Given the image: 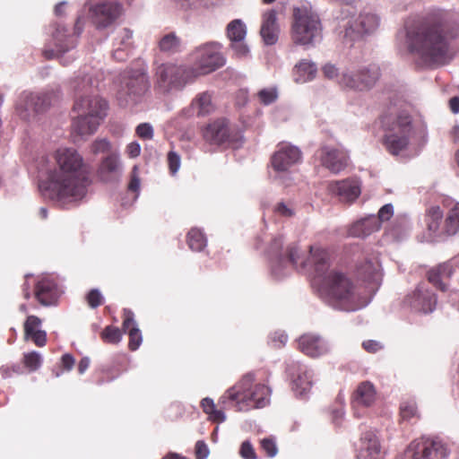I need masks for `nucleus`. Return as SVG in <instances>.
Here are the masks:
<instances>
[{
	"mask_svg": "<svg viewBox=\"0 0 459 459\" xmlns=\"http://www.w3.org/2000/svg\"><path fill=\"white\" fill-rule=\"evenodd\" d=\"M23 362L30 371H35L41 366L42 359L39 352L31 351L24 354Z\"/></svg>",
	"mask_w": 459,
	"mask_h": 459,
	"instance_id": "obj_46",
	"label": "nucleus"
},
{
	"mask_svg": "<svg viewBox=\"0 0 459 459\" xmlns=\"http://www.w3.org/2000/svg\"><path fill=\"white\" fill-rule=\"evenodd\" d=\"M204 139L212 144L222 145L233 140L229 121L221 118L209 124L204 131Z\"/></svg>",
	"mask_w": 459,
	"mask_h": 459,
	"instance_id": "obj_25",
	"label": "nucleus"
},
{
	"mask_svg": "<svg viewBox=\"0 0 459 459\" xmlns=\"http://www.w3.org/2000/svg\"><path fill=\"white\" fill-rule=\"evenodd\" d=\"M454 271L455 261L452 259L429 270L428 273V280L440 290L446 291L447 290V286L445 281L453 275Z\"/></svg>",
	"mask_w": 459,
	"mask_h": 459,
	"instance_id": "obj_33",
	"label": "nucleus"
},
{
	"mask_svg": "<svg viewBox=\"0 0 459 459\" xmlns=\"http://www.w3.org/2000/svg\"><path fill=\"white\" fill-rule=\"evenodd\" d=\"M180 39L173 32L164 35L159 41V48L161 52L173 54L179 50Z\"/></svg>",
	"mask_w": 459,
	"mask_h": 459,
	"instance_id": "obj_42",
	"label": "nucleus"
},
{
	"mask_svg": "<svg viewBox=\"0 0 459 459\" xmlns=\"http://www.w3.org/2000/svg\"><path fill=\"white\" fill-rule=\"evenodd\" d=\"M56 166L48 157L40 156L36 168L46 179L39 181L41 195L57 206L66 208L82 200L88 192L91 179L82 157L74 148H60L55 153Z\"/></svg>",
	"mask_w": 459,
	"mask_h": 459,
	"instance_id": "obj_2",
	"label": "nucleus"
},
{
	"mask_svg": "<svg viewBox=\"0 0 459 459\" xmlns=\"http://www.w3.org/2000/svg\"><path fill=\"white\" fill-rule=\"evenodd\" d=\"M299 348L306 355L316 358L329 352L330 345L322 337L307 333L299 339Z\"/></svg>",
	"mask_w": 459,
	"mask_h": 459,
	"instance_id": "obj_27",
	"label": "nucleus"
},
{
	"mask_svg": "<svg viewBox=\"0 0 459 459\" xmlns=\"http://www.w3.org/2000/svg\"><path fill=\"white\" fill-rule=\"evenodd\" d=\"M322 23L310 4L303 3L293 8L291 39L307 48L315 47L322 39Z\"/></svg>",
	"mask_w": 459,
	"mask_h": 459,
	"instance_id": "obj_6",
	"label": "nucleus"
},
{
	"mask_svg": "<svg viewBox=\"0 0 459 459\" xmlns=\"http://www.w3.org/2000/svg\"><path fill=\"white\" fill-rule=\"evenodd\" d=\"M177 7L182 10L197 9L201 5L202 0H169Z\"/></svg>",
	"mask_w": 459,
	"mask_h": 459,
	"instance_id": "obj_54",
	"label": "nucleus"
},
{
	"mask_svg": "<svg viewBox=\"0 0 459 459\" xmlns=\"http://www.w3.org/2000/svg\"><path fill=\"white\" fill-rule=\"evenodd\" d=\"M201 407L209 415L215 409V404L212 398L206 397L201 401Z\"/></svg>",
	"mask_w": 459,
	"mask_h": 459,
	"instance_id": "obj_63",
	"label": "nucleus"
},
{
	"mask_svg": "<svg viewBox=\"0 0 459 459\" xmlns=\"http://www.w3.org/2000/svg\"><path fill=\"white\" fill-rule=\"evenodd\" d=\"M101 338L106 342L117 344L122 340V332L118 327L108 325L102 331Z\"/></svg>",
	"mask_w": 459,
	"mask_h": 459,
	"instance_id": "obj_45",
	"label": "nucleus"
},
{
	"mask_svg": "<svg viewBox=\"0 0 459 459\" xmlns=\"http://www.w3.org/2000/svg\"><path fill=\"white\" fill-rule=\"evenodd\" d=\"M271 273L276 280H281L290 273V266L301 268L307 264L314 267L317 295L327 306L335 310L354 312L367 307L370 298L361 290L345 274L328 271L330 255L321 247H310L309 256L304 260L299 247L291 244L283 249V238H274L269 247Z\"/></svg>",
	"mask_w": 459,
	"mask_h": 459,
	"instance_id": "obj_1",
	"label": "nucleus"
},
{
	"mask_svg": "<svg viewBox=\"0 0 459 459\" xmlns=\"http://www.w3.org/2000/svg\"><path fill=\"white\" fill-rule=\"evenodd\" d=\"M209 418L212 421L224 422L226 420V415L222 410H217L216 408L209 414Z\"/></svg>",
	"mask_w": 459,
	"mask_h": 459,
	"instance_id": "obj_64",
	"label": "nucleus"
},
{
	"mask_svg": "<svg viewBox=\"0 0 459 459\" xmlns=\"http://www.w3.org/2000/svg\"><path fill=\"white\" fill-rule=\"evenodd\" d=\"M196 78L193 66L173 63H162L157 65L154 73V89L159 93L169 94L181 91Z\"/></svg>",
	"mask_w": 459,
	"mask_h": 459,
	"instance_id": "obj_8",
	"label": "nucleus"
},
{
	"mask_svg": "<svg viewBox=\"0 0 459 459\" xmlns=\"http://www.w3.org/2000/svg\"><path fill=\"white\" fill-rule=\"evenodd\" d=\"M357 274L362 281L372 283L374 285L372 290L379 286L382 281V273L377 256H366L362 262L357 264Z\"/></svg>",
	"mask_w": 459,
	"mask_h": 459,
	"instance_id": "obj_26",
	"label": "nucleus"
},
{
	"mask_svg": "<svg viewBox=\"0 0 459 459\" xmlns=\"http://www.w3.org/2000/svg\"><path fill=\"white\" fill-rule=\"evenodd\" d=\"M286 370L291 377L295 394L300 398L305 397L312 387L313 371L299 361L289 363Z\"/></svg>",
	"mask_w": 459,
	"mask_h": 459,
	"instance_id": "obj_18",
	"label": "nucleus"
},
{
	"mask_svg": "<svg viewBox=\"0 0 459 459\" xmlns=\"http://www.w3.org/2000/svg\"><path fill=\"white\" fill-rule=\"evenodd\" d=\"M74 358L71 354L65 353L62 356L61 363L65 369L71 370L74 366Z\"/></svg>",
	"mask_w": 459,
	"mask_h": 459,
	"instance_id": "obj_62",
	"label": "nucleus"
},
{
	"mask_svg": "<svg viewBox=\"0 0 459 459\" xmlns=\"http://www.w3.org/2000/svg\"><path fill=\"white\" fill-rule=\"evenodd\" d=\"M221 49V45L215 41L203 44L195 49L192 56L195 65L193 68L196 73V78L224 65L225 58Z\"/></svg>",
	"mask_w": 459,
	"mask_h": 459,
	"instance_id": "obj_12",
	"label": "nucleus"
},
{
	"mask_svg": "<svg viewBox=\"0 0 459 459\" xmlns=\"http://www.w3.org/2000/svg\"><path fill=\"white\" fill-rule=\"evenodd\" d=\"M257 97L264 105H270L277 100L278 91L276 88H265L258 91Z\"/></svg>",
	"mask_w": 459,
	"mask_h": 459,
	"instance_id": "obj_49",
	"label": "nucleus"
},
{
	"mask_svg": "<svg viewBox=\"0 0 459 459\" xmlns=\"http://www.w3.org/2000/svg\"><path fill=\"white\" fill-rule=\"evenodd\" d=\"M411 138L397 136L394 134L383 135V144L385 150L394 156H398L407 150Z\"/></svg>",
	"mask_w": 459,
	"mask_h": 459,
	"instance_id": "obj_39",
	"label": "nucleus"
},
{
	"mask_svg": "<svg viewBox=\"0 0 459 459\" xmlns=\"http://www.w3.org/2000/svg\"><path fill=\"white\" fill-rule=\"evenodd\" d=\"M112 57L118 61H126L133 50V31L127 28L114 30Z\"/></svg>",
	"mask_w": 459,
	"mask_h": 459,
	"instance_id": "obj_24",
	"label": "nucleus"
},
{
	"mask_svg": "<svg viewBox=\"0 0 459 459\" xmlns=\"http://www.w3.org/2000/svg\"><path fill=\"white\" fill-rule=\"evenodd\" d=\"M255 375L246 374L234 386L229 388L219 399V403L224 407L229 403L236 402L238 411L247 410L250 407L263 408L269 403L271 389L262 384L253 386Z\"/></svg>",
	"mask_w": 459,
	"mask_h": 459,
	"instance_id": "obj_5",
	"label": "nucleus"
},
{
	"mask_svg": "<svg viewBox=\"0 0 459 459\" xmlns=\"http://www.w3.org/2000/svg\"><path fill=\"white\" fill-rule=\"evenodd\" d=\"M149 88V77L143 69L125 71L121 74V84L117 92L118 100L123 105L137 103Z\"/></svg>",
	"mask_w": 459,
	"mask_h": 459,
	"instance_id": "obj_11",
	"label": "nucleus"
},
{
	"mask_svg": "<svg viewBox=\"0 0 459 459\" xmlns=\"http://www.w3.org/2000/svg\"><path fill=\"white\" fill-rule=\"evenodd\" d=\"M124 316L122 326L124 332L129 335L128 347L131 351H136L143 342L142 333L134 320V315L130 309L125 308Z\"/></svg>",
	"mask_w": 459,
	"mask_h": 459,
	"instance_id": "obj_34",
	"label": "nucleus"
},
{
	"mask_svg": "<svg viewBox=\"0 0 459 459\" xmlns=\"http://www.w3.org/2000/svg\"><path fill=\"white\" fill-rule=\"evenodd\" d=\"M379 220L375 218V214H370L352 223L348 230V235L353 238H364L379 230Z\"/></svg>",
	"mask_w": 459,
	"mask_h": 459,
	"instance_id": "obj_32",
	"label": "nucleus"
},
{
	"mask_svg": "<svg viewBox=\"0 0 459 459\" xmlns=\"http://www.w3.org/2000/svg\"><path fill=\"white\" fill-rule=\"evenodd\" d=\"M359 79H347L350 90L354 91H367L372 89L380 77V68L376 64L357 65Z\"/></svg>",
	"mask_w": 459,
	"mask_h": 459,
	"instance_id": "obj_22",
	"label": "nucleus"
},
{
	"mask_svg": "<svg viewBox=\"0 0 459 459\" xmlns=\"http://www.w3.org/2000/svg\"><path fill=\"white\" fill-rule=\"evenodd\" d=\"M137 135L144 140H151L153 137V128L149 123H142L136 127Z\"/></svg>",
	"mask_w": 459,
	"mask_h": 459,
	"instance_id": "obj_52",
	"label": "nucleus"
},
{
	"mask_svg": "<svg viewBox=\"0 0 459 459\" xmlns=\"http://www.w3.org/2000/svg\"><path fill=\"white\" fill-rule=\"evenodd\" d=\"M381 453L379 439L373 431H367L361 437L358 459H377Z\"/></svg>",
	"mask_w": 459,
	"mask_h": 459,
	"instance_id": "obj_35",
	"label": "nucleus"
},
{
	"mask_svg": "<svg viewBox=\"0 0 459 459\" xmlns=\"http://www.w3.org/2000/svg\"><path fill=\"white\" fill-rule=\"evenodd\" d=\"M400 415L403 421H411L412 419H417L418 408L414 400L403 401L400 405Z\"/></svg>",
	"mask_w": 459,
	"mask_h": 459,
	"instance_id": "obj_43",
	"label": "nucleus"
},
{
	"mask_svg": "<svg viewBox=\"0 0 459 459\" xmlns=\"http://www.w3.org/2000/svg\"><path fill=\"white\" fill-rule=\"evenodd\" d=\"M209 448L203 440H198L195 444L196 459H206L209 455Z\"/></svg>",
	"mask_w": 459,
	"mask_h": 459,
	"instance_id": "obj_59",
	"label": "nucleus"
},
{
	"mask_svg": "<svg viewBox=\"0 0 459 459\" xmlns=\"http://www.w3.org/2000/svg\"><path fill=\"white\" fill-rule=\"evenodd\" d=\"M41 325V320L36 316H29L24 323V333L26 338H31L39 347H43L47 342L45 331L38 329Z\"/></svg>",
	"mask_w": 459,
	"mask_h": 459,
	"instance_id": "obj_36",
	"label": "nucleus"
},
{
	"mask_svg": "<svg viewBox=\"0 0 459 459\" xmlns=\"http://www.w3.org/2000/svg\"><path fill=\"white\" fill-rule=\"evenodd\" d=\"M376 399V390L370 382L360 383L352 396L354 409L358 406L368 407Z\"/></svg>",
	"mask_w": 459,
	"mask_h": 459,
	"instance_id": "obj_37",
	"label": "nucleus"
},
{
	"mask_svg": "<svg viewBox=\"0 0 459 459\" xmlns=\"http://www.w3.org/2000/svg\"><path fill=\"white\" fill-rule=\"evenodd\" d=\"M261 446L269 457H274L277 455L278 448L273 439L264 438L261 441Z\"/></svg>",
	"mask_w": 459,
	"mask_h": 459,
	"instance_id": "obj_53",
	"label": "nucleus"
},
{
	"mask_svg": "<svg viewBox=\"0 0 459 459\" xmlns=\"http://www.w3.org/2000/svg\"><path fill=\"white\" fill-rule=\"evenodd\" d=\"M50 94L23 91L20 94L15 111L17 116L25 122H34L38 116L45 112L50 106Z\"/></svg>",
	"mask_w": 459,
	"mask_h": 459,
	"instance_id": "obj_13",
	"label": "nucleus"
},
{
	"mask_svg": "<svg viewBox=\"0 0 459 459\" xmlns=\"http://www.w3.org/2000/svg\"><path fill=\"white\" fill-rule=\"evenodd\" d=\"M321 164L333 173H339L348 165L349 156L341 148L325 145L318 151Z\"/></svg>",
	"mask_w": 459,
	"mask_h": 459,
	"instance_id": "obj_23",
	"label": "nucleus"
},
{
	"mask_svg": "<svg viewBox=\"0 0 459 459\" xmlns=\"http://www.w3.org/2000/svg\"><path fill=\"white\" fill-rule=\"evenodd\" d=\"M83 18L79 16L74 23V31L71 33L63 24L55 23L52 31V41L55 48L46 49L44 51L45 57L48 59L59 58L62 65H68L74 60V57L65 56V54L75 48L77 38L83 30Z\"/></svg>",
	"mask_w": 459,
	"mask_h": 459,
	"instance_id": "obj_9",
	"label": "nucleus"
},
{
	"mask_svg": "<svg viewBox=\"0 0 459 459\" xmlns=\"http://www.w3.org/2000/svg\"><path fill=\"white\" fill-rule=\"evenodd\" d=\"M273 212L276 215L291 218L296 214L294 205L291 203L279 202L273 208Z\"/></svg>",
	"mask_w": 459,
	"mask_h": 459,
	"instance_id": "obj_47",
	"label": "nucleus"
},
{
	"mask_svg": "<svg viewBox=\"0 0 459 459\" xmlns=\"http://www.w3.org/2000/svg\"><path fill=\"white\" fill-rule=\"evenodd\" d=\"M457 35V25L442 16L424 22L407 20L396 34V47L400 52L417 55L427 64H442Z\"/></svg>",
	"mask_w": 459,
	"mask_h": 459,
	"instance_id": "obj_3",
	"label": "nucleus"
},
{
	"mask_svg": "<svg viewBox=\"0 0 459 459\" xmlns=\"http://www.w3.org/2000/svg\"><path fill=\"white\" fill-rule=\"evenodd\" d=\"M123 166L119 157L116 154L107 156L99 169V177L104 182L118 180L122 175Z\"/></svg>",
	"mask_w": 459,
	"mask_h": 459,
	"instance_id": "obj_31",
	"label": "nucleus"
},
{
	"mask_svg": "<svg viewBox=\"0 0 459 459\" xmlns=\"http://www.w3.org/2000/svg\"><path fill=\"white\" fill-rule=\"evenodd\" d=\"M404 304L419 313H432L437 306V297L427 283H420L416 289L404 299Z\"/></svg>",
	"mask_w": 459,
	"mask_h": 459,
	"instance_id": "obj_16",
	"label": "nucleus"
},
{
	"mask_svg": "<svg viewBox=\"0 0 459 459\" xmlns=\"http://www.w3.org/2000/svg\"><path fill=\"white\" fill-rule=\"evenodd\" d=\"M128 190L139 193L140 191V178L138 175V168L134 166L131 172V179L128 184Z\"/></svg>",
	"mask_w": 459,
	"mask_h": 459,
	"instance_id": "obj_58",
	"label": "nucleus"
},
{
	"mask_svg": "<svg viewBox=\"0 0 459 459\" xmlns=\"http://www.w3.org/2000/svg\"><path fill=\"white\" fill-rule=\"evenodd\" d=\"M443 204L448 210L445 220L443 211L437 205L430 206L426 212L427 229L433 238H444L459 232V203L445 199Z\"/></svg>",
	"mask_w": 459,
	"mask_h": 459,
	"instance_id": "obj_7",
	"label": "nucleus"
},
{
	"mask_svg": "<svg viewBox=\"0 0 459 459\" xmlns=\"http://www.w3.org/2000/svg\"><path fill=\"white\" fill-rule=\"evenodd\" d=\"M63 292L56 280L50 275H46L37 282L35 297L42 306H56Z\"/></svg>",
	"mask_w": 459,
	"mask_h": 459,
	"instance_id": "obj_20",
	"label": "nucleus"
},
{
	"mask_svg": "<svg viewBox=\"0 0 459 459\" xmlns=\"http://www.w3.org/2000/svg\"><path fill=\"white\" fill-rule=\"evenodd\" d=\"M121 11V4L113 1L101 2L89 8L91 22L99 30L110 26L118 18Z\"/></svg>",
	"mask_w": 459,
	"mask_h": 459,
	"instance_id": "obj_17",
	"label": "nucleus"
},
{
	"mask_svg": "<svg viewBox=\"0 0 459 459\" xmlns=\"http://www.w3.org/2000/svg\"><path fill=\"white\" fill-rule=\"evenodd\" d=\"M89 306L96 308L102 304L103 296L98 289H92L86 296Z\"/></svg>",
	"mask_w": 459,
	"mask_h": 459,
	"instance_id": "obj_51",
	"label": "nucleus"
},
{
	"mask_svg": "<svg viewBox=\"0 0 459 459\" xmlns=\"http://www.w3.org/2000/svg\"><path fill=\"white\" fill-rule=\"evenodd\" d=\"M168 161L171 174L175 175L180 168L179 155L175 152H169L168 154Z\"/></svg>",
	"mask_w": 459,
	"mask_h": 459,
	"instance_id": "obj_57",
	"label": "nucleus"
},
{
	"mask_svg": "<svg viewBox=\"0 0 459 459\" xmlns=\"http://www.w3.org/2000/svg\"><path fill=\"white\" fill-rule=\"evenodd\" d=\"M316 65L310 60L303 59L294 66V81L297 83L310 82L316 78Z\"/></svg>",
	"mask_w": 459,
	"mask_h": 459,
	"instance_id": "obj_38",
	"label": "nucleus"
},
{
	"mask_svg": "<svg viewBox=\"0 0 459 459\" xmlns=\"http://www.w3.org/2000/svg\"><path fill=\"white\" fill-rule=\"evenodd\" d=\"M322 73L326 79L334 81L339 85L342 72H340V69L334 64H325L322 66Z\"/></svg>",
	"mask_w": 459,
	"mask_h": 459,
	"instance_id": "obj_48",
	"label": "nucleus"
},
{
	"mask_svg": "<svg viewBox=\"0 0 459 459\" xmlns=\"http://www.w3.org/2000/svg\"><path fill=\"white\" fill-rule=\"evenodd\" d=\"M109 147H110L109 142L106 138H103V139L96 140L91 144V149L94 154H99V153H104V152H108L109 150Z\"/></svg>",
	"mask_w": 459,
	"mask_h": 459,
	"instance_id": "obj_55",
	"label": "nucleus"
},
{
	"mask_svg": "<svg viewBox=\"0 0 459 459\" xmlns=\"http://www.w3.org/2000/svg\"><path fill=\"white\" fill-rule=\"evenodd\" d=\"M329 189L342 202L351 203L360 195V183L356 178H349L330 184Z\"/></svg>",
	"mask_w": 459,
	"mask_h": 459,
	"instance_id": "obj_28",
	"label": "nucleus"
},
{
	"mask_svg": "<svg viewBox=\"0 0 459 459\" xmlns=\"http://www.w3.org/2000/svg\"><path fill=\"white\" fill-rule=\"evenodd\" d=\"M447 455L448 450L440 440L424 437L413 440L406 450L410 459H443Z\"/></svg>",
	"mask_w": 459,
	"mask_h": 459,
	"instance_id": "obj_15",
	"label": "nucleus"
},
{
	"mask_svg": "<svg viewBox=\"0 0 459 459\" xmlns=\"http://www.w3.org/2000/svg\"><path fill=\"white\" fill-rule=\"evenodd\" d=\"M300 150L293 145L282 143L271 158L272 168L269 172L272 180L289 186L296 165L301 161Z\"/></svg>",
	"mask_w": 459,
	"mask_h": 459,
	"instance_id": "obj_10",
	"label": "nucleus"
},
{
	"mask_svg": "<svg viewBox=\"0 0 459 459\" xmlns=\"http://www.w3.org/2000/svg\"><path fill=\"white\" fill-rule=\"evenodd\" d=\"M126 152L130 158H136L141 153V146L137 142L130 143L126 147Z\"/></svg>",
	"mask_w": 459,
	"mask_h": 459,
	"instance_id": "obj_61",
	"label": "nucleus"
},
{
	"mask_svg": "<svg viewBox=\"0 0 459 459\" xmlns=\"http://www.w3.org/2000/svg\"><path fill=\"white\" fill-rule=\"evenodd\" d=\"M226 35L230 41V48L238 58L248 56L249 48L245 42L247 26L240 19L231 21L226 27Z\"/></svg>",
	"mask_w": 459,
	"mask_h": 459,
	"instance_id": "obj_21",
	"label": "nucleus"
},
{
	"mask_svg": "<svg viewBox=\"0 0 459 459\" xmlns=\"http://www.w3.org/2000/svg\"><path fill=\"white\" fill-rule=\"evenodd\" d=\"M280 28L277 22V14L274 10L264 13L260 35L265 45L272 46L278 41Z\"/></svg>",
	"mask_w": 459,
	"mask_h": 459,
	"instance_id": "obj_29",
	"label": "nucleus"
},
{
	"mask_svg": "<svg viewBox=\"0 0 459 459\" xmlns=\"http://www.w3.org/2000/svg\"><path fill=\"white\" fill-rule=\"evenodd\" d=\"M353 79L355 82L359 79V74L357 72V64H351L345 66L342 70L341 79L339 81V86L342 89L350 90L349 82H347V79Z\"/></svg>",
	"mask_w": 459,
	"mask_h": 459,
	"instance_id": "obj_44",
	"label": "nucleus"
},
{
	"mask_svg": "<svg viewBox=\"0 0 459 459\" xmlns=\"http://www.w3.org/2000/svg\"><path fill=\"white\" fill-rule=\"evenodd\" d=\"M380 124L384 134H394L397 136H406L408 138H411L413 135L412 120L407 113L384 114L380 117Z\"/></svg>",
	"mask_w": 459,
	"mask_h": 459,
	"instance_id": "obj_19",
	"label": "nucleus"
},
{
	"mask_svg": "<svg viewBox=\"0 0 459 459\" xmlns=\"http://www.w3.org/2000/svg\"><path fill=\"white\" fill-rule=\"evenodd\" d=\"M362 347L368 352H377L382 348V345L380 342L374 341V340H368L362 342Z\"/></svg>",
	"mask_w": 459,
	"mask_h": 459,
	"instance_id": "obj_60",
	"label": "nucleus"
},
{
	"mask_svg": "<svg viewBox=\"0 0 459 459\" xmlns=\"http://www.w3.org/2000/svg\"><path fill=\"white\" fill-rule=\"evenodd\" d=\"M394 215V206L392 204H386L383 205L377 215H375V218L379 220V228H381V224L386 221H389Z\"/></svg>",
	"mask_w": 459,
	"mask_h": 459,
	"instance_id": "obj_50",
	"label": "nucleus"
},
{
	"mask_svg": "<svg viewBox=\"0 0 459 459\" xmlns=\"http://www.w3.org/2000/svg\"><path fill=\"white\" fill-rule=\"evenodd\" d=\"M380 26L378 14L369 11L361 12L357 18L349 21L345 25L343 38L352 44L363 36L375 33Z\"/></svg>",
	"mask_w": 459,
	"mask_h": 459,
	"instance_id": "obj_14",
	"label": "nucleus"
},
{
	"mask_svg": "<svg viewBox=\"0 0 459 459\" xmlns=\"http://www.w3.org/2000/svg\"><path fill=\"white\" fill-rule=\"evenodd\" d=\"M108 103L96 94L75 97L73 111L77 117L72 124L73 132L82 137L94 134L107 116Z\"/></svg>",
	"mask_w": 459,
	"mask_h": 459,
	"instance_id": "obj_4",
	"label": "nucleus"
},
{
	"mask_svg": "<svg viewBox=\"0 0 459 459\" xmlns=\"http://www.w3.org/2000/svg\"><path fill=\"white\" fill-rule=\"evenodd\" d=\"M187 244L191 250L200 252L206 247L207 239L201 230L193 228L187 234Z\"/></svg>",
	"mask_w": 459,
	"mask_h": 459,
	"instance_id": "obj_41",
	"label": "nucleus"
},
{
	"mask_svg": "<svg viewBox=\"0 0 459 459\" xmlns=\"http://www.w3.org/2000/svg\"><path fill=\"white\" fill-rule=\"evenodd\" d=\"M193 113L203 117L210 114L213 110L212 97L207 92L200 93L191 104Z\"/></svg>",
	"mask_w": 459,
	"mask_h": 459,
	"instance_id": "obj_40",
	"label": "nucleus"
},
{
	"mask_svg": "<svg viewBox=\"0 0 459 459\" xmlns=\"http://www.w3.org/2000/svg\"><path fill=\"white\" fill-rule=\"evenodd\" d=\"M239 454L244 459H256L255 449L251 443L247 440L242 443Z\"/></svg>",
	"mask_w": 459,
	"mask_h": 459,
	"instance_id": "obj_56",
	"label": "nucleus"
},
{
	"mask_svg": "<svg viewBox=\"0 0 459 459\" xmlns=\"http://www.w3.org/2000/svg\"><path fill=\"white\" fill-rule=\"evenodd\" d=\"M70 86L74 93V98L82 95H91L94 93V89L98 86V81L93 78L87 68H84L71 81Z\"/></svg>",
	"mask_w": 459,
	"mask_h": 459,
	"instance_id": "obj_30",
	"label": "nucleus"
}]
</instances>
